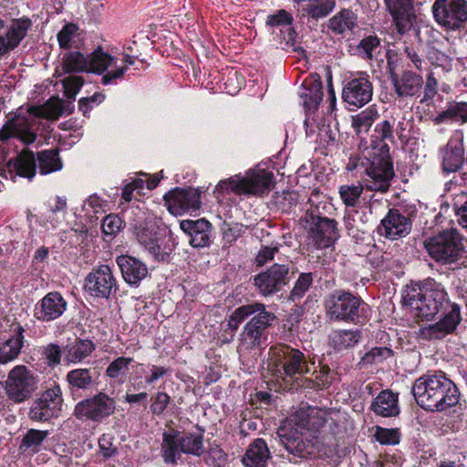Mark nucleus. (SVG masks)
Instances as JSON below:
<instances>
[{
    "instance_id": "nucleus-1",
    "label": "nucleus",
    "mask_w": 467,
    "mask_h": 467,
    "mask_svg": "<svg viewBox=\"0 0 467 467\" xmlns=\"http://www.w3.org/2000/svg\"><path fill=\"white\" fill-rule=\"evenodd\" d=\"M403 304L420 318L431 319L440 316L438 322L420 329V335L426 339H441L452 334L462 320L459 305L451 302L442 288L408 285L404 290Z\"/></svg>"
},
{
    "instance_id": "nucleus-2",
    "label": "nucleus",
    "mask_w": 467,
    "mask_h": 467,
    "mask_svg": "<svg viewBox=\"0 0 467 467\" xmlns=\"http://www.w3.org/2000/svg\"><path fill=\"white\" fill-rule=\"evenodd\" d=\"M251 318L244 325L240 335L241 343L248 348H260L266 342L268 329L276 319L275 315L266 309L265 304L253 302L235 308L227 319V327L232 331L238 330L241 323Z\"/></svg>"
},
{
    "instance_id": "nucleus-3",
    "label": "nucleus",
    "mask_w": 467,
    "mask_h": 467,
    "mask_svg": "<svg viewBox=\"0 0 467 467\" xmlns=\"http://www.w3.org/2000/svg\"><path fill=\"white\" fill-rule=\"evenodd\" d=\"M411 392L417 404L429 411H445L460 401L457 386L442 372L420 377Z\"/></svg>"
},
{
    "instance_id": "nucleus-4",
    "label": "nucleus",
    "mask_w": 467,
    "mask_h": 467,
    "mask_svg": "<svg viewBox=\"0 0 467 467\" xmlns=\"http://www.w3.org/2000/svg\"><path fill=\"white\" fill-rule=\"evenodd\" d=\"M319 198L318 192L314 191L311 193L308 199L309 207L301 218V223L315 246L324 249L333 245L340 235L337 222L327 216L331 204Z\"/></svg>"
},
{
    "instance_id": "nucleus-5",
    "label": "nucleus",
    "mask_w": 467,
    "mask_h": 467,
    "mask_svg": "<svg viewBox=\"0 0 467 467\" xmlns=\"http://www.w3.org/2000/svg\"><path fill=\"white\" fill-rule=\"evenodd\" d=\"M274 186V174L265 169H251L244 175L236 174L222 180L216 185L215 192L235 193L237 195L263 196L268 194Z\"/></svg>"
},
{
    "instance_id": "nucleus-6",
    "label": "nucleus",
    "mask_w": 467,
    "mask_h": 467,
    "mask_svg": "<svg viewBox=\"0 0 467 467\" xmlns=\"http://www.w3.org/2000/svg\"><path fill=\"white\" fill-rule=\"evenodd\" d=\"M269 359L273 373L285 381H293L310 372L305 354L286 344L272 346Z\"/></svg>"
},
{
    "instance_id": "nucleus-7",
    "label": "nucleus",
    "mask_w": 467,
    "mask_h": 467,
    "mask_svg": "<svg viewBox=\"0 0 467 467\" xmlns=\"http://www.w3.org/2000/svg\"><path fill=\"white\" fill-rule=\"evenodd\" d=\"M367 304L348 290L337 289L325 299L326 315L330 321L355 323L365 317Z\"/></svg>"
},
{
    "instance_id": "nucleus-8",
    "label": "nucleus",
    "mask_w": 467,
    "mask_h": 467,
    "mask_svg": "<svg viewBox=\"0 0 467 467\" xmlns=\"http://www.w3.org/2000/svg\"><path fill=\"white\" fill-rule=\"evenodd\" d=\"M204 451L203 434L182 433L175 429L162 434L161 452L167 464H176L182 453L199 457Z\"/></svg>"
},
{
    "instance_id": "nucleus-9",
    "label": "nucleus",
    "mask_w": 467,
    "mask_h": 467,
    "mask_svg": "<svg viewBox=\"0 0 467 467\" xmlns=\"http://www.w3.org/2000/svg\"><path fill=\"white\" fill-rule=\"evenodd\" d=\"M423 246L434 261L442 265L456 263L464 253L463 238L456 229L444 230L426 238Z\"/></svg>"
},
{
    "instance_id": "nucleus-10",
    "label": "nucleus",
    "mask_w": 467,
    "mask_h": 467,
    "mask_svg": "<svg viewBox=\"0 0 467 467\" xmlns=\"http://www.w3.org/2000/svg\"><path fill=\"white\" fill-rule=\"evenodd\" d=\"M389 150L388 144L385 143L381 148L382 154L376 155L370 160L364 159L362 161L361 166L366 175L364 182L367 189L380 192L389 191L391 181L395 176Z\"/></svg>"
},
{
    "instance_id": "nucleus-11",
    "label": "nucleus",
    "mask_w": 467,
    "mask_h": 467,
    "mask_svg": "<svg viewBox=\"0 0 467 467\" xmlns=\"http://www.w3.org/2000/svg\"><path fill=\"white\" fill-rule=\"evenodd\" d=\"M37 388V375L25 365L15 366L5 381V395L15 403H21L30 399Z\"/></svg>"
},
{
    "instance_id": "nucleus-12",
    "label": "nucleus",
    "mask_w": 467,
    "mask_h": 467,
    "mask_svg": "<svg viewBox=\"0 0 467 467\" xmlns=\"http://www.w3.org/2000/svg\"><path fill=\"white\" fill-rule=\"evenodd\" d=\"M276 434L285 450L295 457L306 459L317 451V439L306 436L291 423L279 427Z\"/></svg>"
},
{
    "instance_id": "nucleus-13",
    "label": "nucleus",
    "mask_w": 467,
    "mask_h": 467,
    "mask_svg": "<svg viewBox=\"0 0 467 467\" xmlns=\"http://www.w3.org/2000/svg\"><path fill=\"white\" fill-rule=\"evenodd\" d=\"M127 71L126 66H119L118 58L104 51L101 47L88 54V72L102 75L101 84L113 85L121 79Z\"/></svg>"
},
{
    "instance_id": "nucleus-14",
    "label": "nucleus",
    "mask_w": 467,
    "mask_h": 467,
    "mask_svg": "<svg viewBox=\"0 0 467 467\" xmlns=\"http://www.w3.org/2000/svg\"><path fill=\"white\" fill-rule=\"evenodd\" d=\"M431 10L435 21L449 30L461 28L467 21L466 0H435Z\"/></svg>"
},
{
    "instance_id": "nucleus-15",
    "label": "nucleus",
    "mask_w": 467,
    "mask_h": 467,
    "mask_svg": "<svg viewBox=\"0 0 467 467\" xmlns=\"http://www.w3.org/2000/svg\"><path fill=\"white\" fill-rule=\"evenodd\" d=\"M62 390L58 385L41 392L33 401L28 417L33 421H48L57 418L63 405Z\"/></svg>"
},
{
    "instance_id": "nucleus-16",
    "label": "nucleus",
    "mask_w": 467,
    "mask_h": 467,
    "mask_svg": "<svg viewBox=\"0 0 467 467\" xmlns=\"http://www.w3.org/2000/svg\"><path fill=\"white\" fill-rule=\"evenodd\" d=\"M36 118L30 112V108L26 114L19 112L0 130V141L16 138L25 144H31L36 140Z\"/></svg>"
},
{
    "instance_id": "nucleus-17",
    "label": "nucleus",
    "mask_w": 467,
    "mask_h": 467,
    "mask_svg": "<svg viewBox=\"0 0 467 467\" xmlns=\"http://www.w3.org/2000/svg\"><path fill=\"white\" fill-rule=\"evenodd\" d=\"M115 410V401L104 392H99L91 398L78 401L73 415L78 420L101 421L110 416Z\"/></svg>"
},
{
    "instance_id": "nucleus-18",
    "label": "nucleus",
    "mask_w": 467,
    "mask_h": 467,
    "mask_svg": "<svg viewBox=\"0 0 467 467\" xmlns=\"http://www.w3.org/2000/svg\"><path fill=\"white\" fill-rule=\"evenodd\" d=\"M84 288L91 296L109 299L118 290L117 280L108 265H100L86 276Z\"/></svg>"
},
{
    "instance_id": "nucleus-19",
    "label": "nucleus",
    "mask_w": 467,
    "mask_h": 467,
    "mask_svg": "<svg viewBox=\"0 0 467 467\" xmlns=\"http://www.w3.org/2000/svg\"><path fill=\"white\" fill-rule=\"evenodd\" d=\"M288 274V265L275 264L254 277V285L261 296H270L286 285Z\"/></svg>"
},
{
    "instance_id": "nucleus-20",
    "label": "nucleus",
    "mask_w": 467,
    "mask_h": 467,
    "mask_svg": "<svg viewBox=\"0 0 467 467\" xmlns=\"http://www.w3.org/2000/svg\"><path fill=\"white\" fill-rule=\"evenodd\" d=\"M373 95V87L368 76L361 74L345 82L342 89L343 100L358 108L363 107L368 103Z\"/></svg>"
},
{
    "instance_id": "nucleus-21",
    "label": "nucleus",
    "mask_w": 467,
    "mask_h": 467,
    "mask_svg": "<svg viewBox=\"0 0 467 467\" xmlns=\"http://www.w3.org/2000/svg\"><path fill=\"white\" fill-rule=\"evenodd\" d=\"M411 227V219L393 208L389 209L387 215L381 220L378 233L389 240H398L409 235Z\"/></svg>"
},
{
    "instance_id": "nucleus-22",
    "label": "nucleus",
    "mask_w": 467,
    "mask_h": 467,
    "mask_svg": "<svg viewBox=\"0 0 467 467\" xmlns=\"http://www.w3.org/2000/svg\"><path fill=\"white\" fill-rule=\"evenodd\" d=\"M169 211L173 214H182L190 210H197L201 205V192L197 189L176 188L164 196Z\"/></svg>"
},
{
    "instance_id": "nucleus-23",
    "label": "nucleus",
    "mask_w": 467,
    "mask_h": 467,
    "mask_svg": "<svg viewBox=\"0 0 467 467\" xmlns=\"http://www.w3.org/2000/svg\"><path fill=\"white\" fill-rule=\"evenodd\" d=\"M67 303L58 292L47 293L35 306L34 316L42 322H49L61 317Z\"/></svg>"
},
{
    "instance_id": "nucleus-24",
    "label": "nucleus",
    "mask_w": 467,
    "mask_h": 467,
    "mask_svg": "<svg viewBox=\"0 0 467 467\" xmlns=\"http://www.w3.org/2000/svg\"><path fill=\"white\" fill-rule=\"evenodd\" d=\"M389 79L399 98H411L417 95L423 86L422 77L411 70H404L400 75L391 70Z\"/></svg>"
},
{
    "instance_id": "nucleus-25",
    "label": "nucleus",
    "mask_w": 467,
    "mask_h": 467,
    "mask_svg": "<svg viewBox=\"0 0 467 467\" xmlns=\"http://www.w3.org/2000/svg\"><path fill=\"white\" fill-rule=\"evenodd\" d=\"M180 226L191 237L190 244L192 246L205 247L210 244L212 224L209 221L203 218L183 220L181 222Z\"/></svg>"
},
{
    "instance_id": "nucleus-26",
    "label": "nucleus",
    "mask_w": 467,
    "mask_h": 467,
    "mask_svg": "<svg viewBox=\"0 0 467 467\" xmlns=\"http://www.w3.org/2000/svg\"><path fill=\"white\" fill-rule=\"evenodd\" d=\"M123 279L130 285H138L148 275L147 265L130 255H119L116 259Z\"/></svg>"
},
{
    "instance_id": "nucleus-27",
    "label": "nucleus",
    "mask_w": 467,
    "mask_h": 467,
    "mask_svg": "<svg viewBox=\"0 0 467 467\" xmlns=\"http://www.w3.org/2000/svg\"><path fill=\"white\" fill-rule=\"evenodd\" d=\"M399 35H404L411 25L410 0H385Z\"/></svg>"
},
{
    "instance_id": "nucleus-28",
    "label": "nucleus",
    "mask_w": 467,
    "mask_h": 467,
    "mask_svg": "<svg viewBox=\"0 0 467 467\" xmlns=\"http://www.w3.org/2000/svg\"><path fill=\"white\" fill-rule=\"evenodd\" d=\"M66 380L72 393L89 391L97 386L95 368H78L67 372Z\"/></svg>"
},
{
    "instance_id": "nucleus-29",
    "label": "nucleus",
    "mask_w": 467,
    "mask_h": 467,
    "mask_svg": "<svg viewBox=\"0 0 467 467\" xmlns=\"http://www.w3.org/2000/svg\"><path fill=\"white\" fill-rule=\"evenodd\" d=\"M7 168L11 173L32 180L37 168L36 155L30 150H23L16 158L8 161Z\"/></svg>"
},
{
    "instance_id": "nucleus-30",
    "label": "nucleus",
    "mask_w": 467,
    "mask_h": 467,
    "mask_svg": "<svg viewBox=\"0 0 467 467\" xmlns=\"http://www.w3.org/2000/svg\"><path fill=\"white\" fill-rule=\"evenodd\" d=\"M322 89V81L317 75L311 76L304 81L298 94L306 109L311 110L317 108L323 99Z\"/></svg>"
},
{
    "instance_id": "nucleus-31",
    "label": "nucleus",
    "mask_w": 467,
    "mask_h": 467,
    "mask_svg": "<svg viewBox=\"0 0 467 467\" xmlns=\"http://www.w3.org/2000/svg\"><path fill=\"white\" fill-rule=\"evenodd\" d=\"M270 459L271 452L265 441L258 438L249 444L242 462L245 467H265Z\"/></svg>"
},
{
    "instance_id": "nucleus-32",
    "label": "nucleus",
    "mask_w": 467,
    "mask_h": 467,
    "mask_svg": "<svg viewBox=\"0 0 467 467\" xmlns=\"http://www.w3.org/2000/svg\"><path fill=\"white\" fill-rule=\"evenodd\" d=\"M370 409L381 417H396L400 414L399 396L389 389H384L374 399Z\"/></svg>"
},
{
    "instance_id": "nucleus-33",
    "label": "nucleus",
    "mask_w": 467,
    "mask_h": 467,
    "mask_svg": "<svg viewBox=\"0 0 467 467\" xmlns=\"http://www.w3.org/2000/svg\"><path fill=\"white\" fill-rule=\"evenodd\" d=\"M327 26L334 34L345 36L358 26V16L351 9L343 8L328 20Z\"/></svg>"
},
{
    "instance_id": "nucleus-34",
    "label": "nucleus",
    "mask_w": 467,
    "mask_h": 467,
    "mask_svg": "<svg viewBox=\"0 0 467 467\" xmlns=\"http://www.w3.org/2000/svg\"><path fill=\"white\" fill-rule=\"evenodd\" d=\"M24 328L19 325L14 330V335L0 345V365L15 360L20 354L24 344Z\"/></svg>"
},
{
    "instance_id": "nucleus-35",
    "label": "nucleus",
    "mask_w": 467,
    "mask_h": 467,
    "mask_svg": "<svg viewBox=\"0 0 467 467\" xmlns=\"http://www.w3.org/2000/svg\"><path fill=\"white\" fill-rule=\"evenodd\" d=\"M361 339L358 329H337L329 336V345L335 351L341 352L354 348Z\"/></svg>"
},
{
    "instance_id": "nucleus-36",
    "label": "nucleus",
    "mask_w": 467,
    "mask_h": 467,
    "mask_svg": "<svg viewBox=\"0 0 467 467\" xmlns=\"http://www.w3.org/2000/svg\"><path fill=\"white\" fill-rule=\"evenodd\" d=\"M36 158L37 168L42 175L58 171L63 168V162L57 149L38 151Z\"/></svg>"
},
{
    "instance_id": "nucleus-37",
    "label": "nucleus",
    "mask_w": 467,
    "mask_h": 467,
    "mask_svg": "<svg viewBox=\"0 0 467 467\" xmlns=\"http://www.w3.org/2000/svg\"><path fill=\"white\" fill-rule=\"evenodd\" d=\"M58 46L62 49H78L82 44L81 32L78 25L67 23L57 35Z\"/></svg>"
},
{
    "instance_id": "nucleus-38",
    "label": "nucleus",
    "mask_w": 467,
    "mask_h": 467,
    "mask_svg": "<svg viewBox=\"0 0 467 467\" xmlns=\"http://www.w3.org/2000/svg\"><path fill=\"white\" fill-rule=\"evenodd\" d=\"M433 122L439 125L448 121L467 122V102H450L445 110L441 111L433 118Z\"/></svg>"
},
{
    "instance_id": "nucleus-39",
    "label": "nucleus",
    "mask_w": 467,
    "mask_h": 467,
    "mask_svg": "<svg viewBox=\"0 0 467 467\" xmlns=\"http://www.w3.org/2000/svg\"><path fill=\"white\" fill-rule=\"evenodd\" d=\"M464 150L461 145L449 141L442 153V168L447 173L457 171L463 164Z\"/></svg>"
},
{
    "instance_id": "nucleus-40",
    "label": "nucleus",
    "mask_w": 467,
    "mask_h": 467,
    "mask_svg": "<svg viewBox=\"0 0 467 467\" xmlns=\"http://www.w3.org/2000/svg\"><path fill=\"white\" fill-rule=\"evenodd\" d=\"M95 350V345L91 340L78 339L66 347L65 359L70 363H79Z\"/></svg>"
},
{
    "instance_id": "nucleus-41",
    "label": "nucleus",
    "mask_w": 467,
    "mask_h": 467,
    "mask_svg": "<svg viewBox=\"0 0 467 467\" xmlns=\"http://www.w3.org/2000/svg\"><path fill=\"white\" fill-rule=\"evenodd\" d=\"M131 225L138 242L145 249L158 240L159 237L157 236V232L155 230V224L151 220H134V223H131Z\"/></svg>"
},
{
    "instance_id": "nucleus-42",
    "label": "nucleus",
    "mask_w": 467,
    "mask_h": 467,
    "mask_svg": "<svg viewBox=\"0 0 467 467\" xmlns=\"http://www.w3.org/2000/svg\"><path fill=\"white\" fill-rule=\"evenodd\" d=\"M62 67L66 73L88 72V55L78 50L67 51L63 56Z\"/></svg>"
},
{
    "instance_id": "nucleus-43",
    "label": "nucleus",
    "mask_w": 467,
    "mask_h": 467,
    "mask_svg": "<svg viewBox=\"0 0 467 467\" xmlns=\"http://www.w3.org/2000/svg\"><path fill=\"white\" fill-rule=\"evenodd\" d=\"M48 435V431H40L36 429L28 430L22 439V441L19 445V451L22 453H37L40 451V447L43 441L47 438Z\"/></svg>"
},
{
    "instance_id": "nucleus-44",
    "label": "nucleus",
    "mask_w": 467,
    "mask_h": 467,
    "mask_svg": "<svg viewBox=\"0 0 467 467\" xmlns=\"http://www.w3.org/2000/svg\"><path fill=\"white\" fill-rule=\"evenodd\" d=\"M67 111L65 102L59 99H50L41 107H30V112L36 118L57 119Z\"/></svg>"
},
{
    "instance_id": "nucleus-45",
    "label": "nucleus",
    "mask_w": 467,
    "mask_h": 467,
    "mask_svg": "<svg viewBox=\"0 0 467 467\" xmlns=\"http://www.w3.org/2000/svg\"><path fill=\"white\" fill-rule=\"evenodd\" d=\"M296 2H308L303 7V12L315 20L328 16L336 6V0H295Z\"/></svg>"
},
{
    "instance_id": "nucleus-46",
    "label": "nucleus",
    "mask_w": 467,
    "mask_h": 467,
    "mask_svg": "<svg viewBox=\"0 0 467 467\" xmlns=\"http://www.w3.org/2000/svg\"><path fill=\"white\" fill-rule=\"evenodd\" d=\"M363 192L364 186L360 182H357L356 184H344L338 188L340 200L347 208L358 207L361 202Z\"/></svg>"
},
{
    "instance_id": "nucleus-47",
    "label": "nucleus",
    "mask_w": 467,
    "mask_h": 467,
    "mask_svg": "<svg viewBox=\"0 0 467 467\" xmlns=\"http://www.w3.org/2000/svg\"><path fill=\"white\" fill-rule=\"evenodd\" d=\"M31 26L32 22L29 18L14 20L6 32V40L9 43V47L16 48L26 36Z\"/></svg>"
},
{
    "instance_id": "nucleus-48",
    "label": "nucleus",
    "mask_w": 467,
    "mask_h": 467,
    "mask_svg": "<svg viewBox=\"0 0 467 467\" xmlns=\"http://www.w3.org/2000/svg\"><path fill=\"white\" fill-rule=\"evenodd\" d=\"M332 382L331 370L328 366L324 365L320 369L312 373L311 379H306L303 386L306 389H324Z\"/></svg>"
},
{
    "instance_id": "nucleus-49",
    "label": "nucleus",
    "mask_w": 467,
    "mask_h": 467,
    "mask_svg": "<svg viewBox=\"0 0 467 467\" xmlns=\"http://www.w3.org/2000/svg\"><path fill=\"white\" fill-rule=\"evenodd\" d=\"M132 362V358L119 357L113 360L106 369V375L110 379H116L123 382L127 373L129 372V366Z\"/></svg>"
},
{
    "instance_id": "nucleus-50",
    "label": "nucleus",
    "mask_w": 467,
    "mask_h": 467,
    "mask_svg": "<svg viewBox=\"0 0 467 467\" xmlns=\"http://www.w3.org/2000/svg\"><path fill=\"white\" fill-rule=\"evenodd\" d=\"M313 280L312 273H301L290 292L289 300L296 302L302 299L311 287Z\"/></svg>"
},
{
    "instance_id": "nucleus-51",
    "label": "nucleus",
    "mask_w": 467,
    "mask_h": 467,
    "mask_svg": "<svg viewBox=\"0 0 467 467\" xmlns=\"http://www.w3.org/2000/svg\"><path fill=\"white\" fill-rule=\"evenodd\" d=\"M377 118V111L367 109L352 116V127L358 133L368 132Z\"/></svg>"
},
{
    "instance_id": "nucleus-52",
    "label": "nucleus",
    "mask_w": 467,
    "mask_h": 467,
    "mask_svg": "<svg viewBox=\"0 0 467 467\" xmlns=\"http://www.w3.org/2000/svg\"><path fill=\"white\" fill-rule=\"evenodd\" d=\"M396 119L391 117L389 119H384L378 123L375 127V133L377 139L381 141H394V127Z\"/></svg>"
},
{
    "instance_id": "nucleus-53",
    "label": "nucleus",
    "mask_w": 467,
    "mask_h": 467,
    "mask_svg": "<svg viewBox=\"0 0 467 467\" xmlns=\"http://www.w3.org/2000/svg\"><path fill=\"white\" fill-rule=\"evenodd\" d=\"M379 46V39L376 36H368L364 37L358 44L357 49L358 54L366 58L373 57V51Z\"/></svg>"
},
{
    "instance_id": "nucleus-54",
    "label": "nucleus",
    "mask_w": 467,
    "mask_h": 467,
    "mask_svg": "<svg viewBox=\"0 0 467 467\" xmlns=\"http://www.w3.org/2000/svg\"><path fill=\"white\" fill-rule=\"evenodd\" d=\"M375 438L381 444L395 445L400 442V433L398 429H384L378 427Z\"/></svg>"
},
{
    "instance_id": "nucleus-55",
    "label": "nucleus",
    "mask_w": 467,
    "mask_h": 467,
    "mask_svg": "<svg viewBox=\"0 0 467 467\" xmlns=\"http://www.w3.org/2000/svg\"><path fill=\"white\" fill-rule=\"evenodd\" d=\"M146 250L158 261H167L170 254L172 252L171 245H162L161 240L158 238L157 241L150 244Z\"/></svg>"
},
{
    "instance_id": "nucleus-56",
    "label": "nucleus",
    "mask_w": 467,
    "mask_h": 467,
    "mask_svg": "<svg viewBox=\"0 0 467 467\" xmlns=\"http://www.w3.org/2000/svg\"><path fill=\"white\" fill-rule=\"evenodd\" d=\"M223 239L227 244H233L242 234V225L239 223H229L223 222L221 226Z\"/></svg>"
},
{
    "instance_id": "nucleus-57",
    "label": "nucleus",
    "mask_w": 467,
    "mask_h": 467,
    "mask_svg": "<svg viewBox=\"0 0 467 467\" xmlns=\"http://www.w3.org/2000/svg\"><path fill=\"white\" fill-rule=\"evenodd\" d=\"M99 447L104 458H110L118 453V447L114 444V438L109 434H103L99 440Z\"/></svg>"
},
{
    "instance_id": "nucleus-58",
    "label": "nucleus",
    "mask_w": 467,
    "mask_h": 467,
    "mask_svg": "<svg viewBox=\"0 0 467 467\" xmlns=\"http://www.w3.org/2000/svg\"><path fill=\"white\" fill-rule=\"evenodd\" d=\"M122 225L121 219L116 214L107 215L101 223V229L104 234L111 235L117 234Z\"/></svg>"
},
{
    "instance_id": "nucleus-59",
    "label": "nucleus",
    "mask_w": 467,
    "mask_h": 467,
    "mask_svg": "<svg viewBox=\"0 0 467 467\" xmlns=\"http://www.w3.org/2000/svg\"><path fill=\"white\" fill-rule=\"evenodd\" d=\"M391 352V349L388 348H374L364 355L362 360L368 364L380 362L389 357Z\"/></svg>"
},
{
    "instance_id": "nucleus-60",
    "label": "nucleus",
    "mask_w": 467,
    "mask_h": 467,
    "mask_svg": "<svg viewBox=\"0 0 467 467\" xmlns=\"http://www.w3.org/2000/svg\"><path fill=\"white\" fill-rule=\"evenodd\" d=\"M293 22L292 16L284 9L267 16L266 25L270 26H290Z\"/></svg>"
},
{
    "instance_id": "nucleus-61",
    "label": "nucleus",
    "mask_w": 467,
    "mask_h": 467,
    "mask_svg": "<svg viewBox=\"0 0 467 467\" xmlns=\"http://www.w3.org/2000/svg\"><path fill=\"white\" fill-rule=\"evenodd\" d=\"M171 398L166 392L159 391L153 398L150 410L155 415H161L170 403Z\"/></svg>"
},
{
    "instance_id": "nucleus-62",
    "label": "nucleus",
    "mask_w": 467,
    "mask_h": 467,
    "mask_svg": "<svg viewBox=\"0 0 467 467\" xmlns=\"http://www.w3.org/2000/svg\"><path fill=\"white\" fill-rule=\"evenodd\" d=\"M43 354L49 366H57L61 361V348L55 343H50L44 348Z\"/></svg>"
},
{
    "instance_id": "nucleus-63",
    "label": "nucleus",
    "mask_w": 467,
    "mask_h": 467,
    "mask_svg": "<svg viewBox=\"0 0 467 467\" xmlns=\"http://www.w3.org/2000/svg\"><path fill=\"white\" fill-rule=\"evenodd\" d=\"M278 252L279 248L277 246H263L255 258L257 265L263 266L269 261H272L275 257V254Z\"/></svg>"
},
{
    "instance_id": "nucleus-64",
    "label": "nucleus",
    "mask_w": 467,
    "mask_h": 467,
    "mask_svg": "<svg viewBox=\"0 0 467 467\" xmlns=\"http://www.w3.org/2000/svg\"><path fill=\"white\" fill-rule=\"evenodd\" d=\"M438 82L433 74H429L424 86V95L420 99L421 103L431 100L437 94Z\"/></svg>"
}]
</instances>
